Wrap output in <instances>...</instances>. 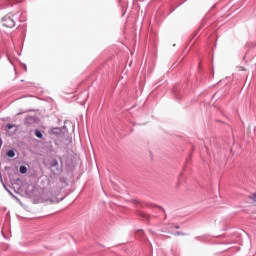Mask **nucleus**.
Instances as JSON below:
<instances>
[{
    "instance_id": "1",
    "label": "nucleus",
    "mask_w": 256,
    "mask_h": 256,
    "mask_svg": "<svg viewBox=\"0 0 256 256\" xmlns=\"http://www.w3.org/2000/svg\"><path fill=\"white\" fill-rule=\"evenodd\" d=\"M3 27H8V29H13L15 27V19L11 16H4L2 18Z\"/></svg>"
},
{
    "instance_id": "2",
    "label": "nucleus",
    "mask_w": 256,
    "mask_h": 256,
    "mask_svg": "<svg viewBox=\"0 0 256 256\" xmlns=\"http://www.w3.org/2000/svg\"><path fill=\"white\" fill-rule=\"evenodd\" d=\"M19 171L22 175H25V173H27V166L25 165L20 166Z\"/></svg>"
},
{
    "instance_id": "3",
    "label": "nucleus",
    "mask_w": 256,
    "mask_h": 256,
    "mask_svg": "<svg viewBox=\"0 0 256 256\" xmlns=\"http://www.w3.org/2000/svg\"><path fill=\"white\" fill-rule=\"evenodd\" d=\"M35 135L38 137V139H43V133L37 129L35 130Z\"/></svg>"
},
{
    "instance_id": "4",
    "label": "nucleus",
    "mask_w": 256,
    "mask_h": 256,
    "mask_svg": "<svg viewBox=\"0 0 256 256\" xmlns=\"http://www.w3.org/2000/svg\"><path fill=\"white\" fill-rule=\"evenodd\" d=\"M7 156L10 157V158L15 157V150H9V151L7 152Z\"/></svg>"
},
{
    "instance_id": "5",
    "label": "nucleus",
    "mask_w": 256,
    "mask_h": 256,
    "mask_svg": "<svg viewBox=\"0 0 256 256\" xmlns=\"http://www.w3.org/2000/svg\"><path fill=\"white\" fill-rule=\"evenodd\" d=\"M57 166H59V161H57V159H53L51 161V167H57Z\"/></svg>"
},
{
    "instance_id": "6",
    "label": "nucleus",
    "mask_w": 256,
    "mask_h": 256,
    "mask_svg": "<svg viewBox=\"0 0 256 256\" xmlns=\"http://www.w3.org/2000/svg\"><path fill=\"white\" fill-rule=\"evenodd\" d=\"M140 217H143L144 219H149V216L145 214L144 212L140 213Z\"/></svg>"
},
{
    "instance_id": "7",
    "label": "nucleus",
    "mask_w": 256,
    "mask_h": 256,
    "mask_svg": "<svg viewBox=\"0 0 256 256\" xmlns=\"http://www.w3.org/2000/svg\"><path fill=\"white\" fill-rule=\"evenodd\" d=\"M250 199H252V201H254V203H256V193L252 194L250 196Z\"/></svg>"
},
{
    "instance_id": "8",
    "label": "nucleus",
    "mask_w": 256,
    "mask_h": 256,
    "mask_svg": "<svg viewBox=\"0 0 256 256\" xmlns=\"http://www.w3.org/2000/svg\"><path fill=\"white\" fill-rule=\"evenodd\" d=\"M13 127H15V125L13 124H6V129H13Z\"/></svg>"
},
{
    "instance_id": "9",
    "label": "nucleus",
    "mask_w": 256,
    "mask_h": 256,
    "mask_svg": "<svg viewBox=\"0 0 256 256\" xmlns=\"http://www.w3.org/2000/svg\"><path fill=\"white\" fill-rule=\"evenodd\" d=\"M27 121H35V117L33 116H28L26 117Z\"/></svg>"
},
{
    "instance_id": "10",
    "label": "nucleus",
    "mask_w": 256,
    "mask_h": 256,
    "mask_svg": "<svg viewBox=\"0 0 256 256\" xmlns=\"http://www.w3.org/2000/svg\"><path fill=\"white\" fill-rule=\"evenodd\" d=\"M173 227H174L175 229H179V225L170 224V228L173 229Z\"/></svg>"
},
{
    "instance_id": "11",
    "label": "nucleus",
    "mask_w": 256,
    "mask_h": 256,
    "mask_svg": "<svg viewBox=\"0 0 256 256\" xmlns=\"http://www.w3.org/2000/svg\"><path fill=\"white\" fill-rule=\"evenodd\" d=\"M175 235H176V236L185 235V233H183V232H181V231H177V232H175Z\"/></svg>"
},
{
    "instance_id": "12",
    "label": "nucleus",
    "mask_w": 256,
    "mask_h": 256,
    "mask_svg": "<svg viewBox=\"0 0 256 256\" xmlns=\"http://www.w3.org/2000/svg\"><path fill=\"white\" fill-rule=\"evenodd\" d=\"M50 202H51V203H55V201H53V200H51V199H50Z\"/></svg>"
}]
</instances>
